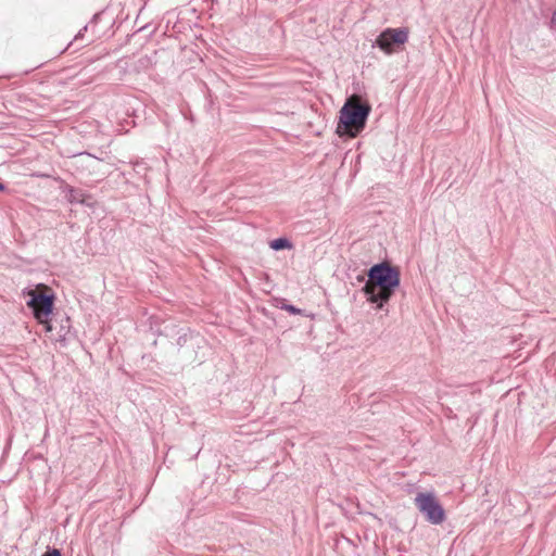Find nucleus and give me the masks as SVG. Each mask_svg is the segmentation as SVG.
Masks as SVG:
<instances>
[{"label":"nucleus","mask_w":556,"mask_h":556,"mask_svg":"<svg viewBox=\"0 0 556 556\" xmlns=\"http://www.w3.org/2000/svg\"><path fill=\"white\" fill-rule=\"evenodd\" d=\"M28 299L27 307L31 311L38 323L43 324L46 331H52L54 326L47 318L52 314L54 308V294H47L37 290H27Z\"/></svg>","instance_id":"nucleus-3"},{"label":"nucleus","mask_w":556,"mask_h":556,"mask_svg":"<svg viewBox=\"0 0 556 556\" xmlns=\"http://www.w3.org/2000/svg\"><path fill=\"white\" fill-rule=\"evenodd\" d=\"M371 106L359 99H348L340 110L337 132L356 137L366 126Z\"/></svg>","instance_id":"nucleus-2"},{"label":"nucleus","mask_w":556,"mask_h":556,"mask_svg":"<svg viewBox=\"0 0 556 556\" xmlns=\"http://www.w3.org/2000/svg\"><path fill=\"white\" fill-rule=\"evenodd\" d=\"M281 309H285L287 311L288 313L290 314H293V315H300L302 313V311L298 307H295L294 305L292 304H286L283 303L281 306H280Z\"/></svg>","instance_id":"nucleus-10"},{"label":"nucleus","mask_w":556,"mask_h":556,"mask_svg":"<svg viewBox=\"0 0 556 556\" xmlns=\"http://www.w3.org/2000/svg\"><path fill=\"white\" fill-rule=\"evenodd\" d=\"M367 277L368 283L362 288V292L369 303L376 304L377 309H382L401 285L400 269L383 261L374 264L367 270Z\"/></svg>","instance_id":"nucleus-1"},{"label":"nucleus","mask_w":556,"mask_h":556,"mask_svg":"<svg viewBox=\"0 0 556 556\" xmlns=\"http://www.w3.org/2000/svg\"><path fill=\"white\" fill-rule=\"evenodd\" d=\"M552 24L554 26H556V9H555V12L553 13V16H552Z\"/></svg>","instance_id":"nucleus-14"},{"label":"nucleus","mask_w":556,"mask_h":556,"mask_svg":"<svg viewBox=\"0 0 556 556\" xmlns=\"http://www.w3.org/2000/svg\"><path fill=\"white\" fill-rule=\"evenodd\" d=\"M88 28V26H84V28L81 30H79V33L76 35L75 39L77 40L80 36H83V31H86Z\"/></svg>","instance_id":"nucleus-13"},{"label":"nucleus","mask_w":556,"mask_h":556,"mask_svg":"<svg viewBox=\"0 0 556 556\" xmlns=\"http://www.w3.org/2000/svg\"><path fill=\"white\" fill-rule=\"evenodd\" d=\"M178 337L176 340V344L182 348L192 337V331L190 328H180L177 332Z\"/></svg>","instance_id":"nucleus-8"},{"label":"nucleus","mask_w":556,"mask_h":556,"mask_svg":"<svg viewBox=\"0 0 556 556\" xmlns=\"http://www.w3.org/2000/svg\"><path fill=\"white\" fill-rule=\"evenodd\" d=\"M414 503L428 522L441 525L445 520V510L432 492L417 493Z\"/></svg>","instance_id":"nucleus-4"},{"label":"nucleus","mask_w":556,"mask_h":556,"mask_svg":"<svg viewBox=\"0 0 556 556\" xmlns=\"http://www.w3.org/2000/svg\"><path fill=\"white\" fill-rule=\"evenodd\" d=\"M71 328H72V326H71L70 317L64 316L60 320V328L58 330L56 341L65 344L71 338Z\"/></svg>","instance_id":"nucleus-6"},{"label":"nucleus","mask_w":556,"mask_h":556,"mask_svg":"<svg viewBox=\"0 0 556 556\" xmlns=\"http://www.w3.org/2000/svg\"><path fill=\"white\" fill-rule=\"evenodd\" d=\"M365 280V277L363 275H359L357 277V281L363 282Z\"/></svg>","instance_id":"nucleus-16"},{"label":"nucleus","mask_w":556,"mask_h":556,"mask_svg":"<svg viewBox=\"0 0 556 556\" xmlns=\"http://www.w3.org/2000/svg\"><path fill=\"white\" fill-rule=\"evenodd\" d=\"M408 39V29L406 27L386 28L377 37L375 43L383 52L391 54L395 47L404 45Z\"/></svg>","instance_id":"nucleus-5"},{"label":"nucleus","mask_w":556,"mask_h":556,"mask_svg":"<svg viewBox=\"0 0 556 556\" xmlns=\"http://www.w3.org/2000/svg\"><path fill=\"white\" fill-rule=\"evenodd\" d=\"M85 193L81 190L70 188L68 190V201L71 203H85L84 200Z\"/></svg>","instance_id":"nucleus-9"},{"label":"nucleus","mask_w":556,"mask_h":556,"mask_svg":"<svg viewBox=\"0 0 556 556\" xmlns=\"http://www.w3.org/2000/svg\"><path fill=\"white\" fill-rule=\"evenodd\" d=\"M7 190V186L0 181V192H3Z\"/></svg>","instance_id":"nucleus-15"},{"label":"nucleus","mask_w":556,"mask_h":556,"mask_svg":"<svg viewBox=\"0 0 556 556\" xmlns=\"http://www.w3.org/2000/svg\"><path fill=\"white\" fill-rule=\"evenodd\" d=\"M269 247L275 251H281L285 249H291L292 243L287 238H277L270 241Z\"/></svg>","instance_id":"nucleus-7"},{"label":"nucleus","mask_w":556,"mask_h":556,"mask_svg":"<svg viewBox=\"0 0 556 556\" xmlns=\"http://www.w3.org/2000/svg\"><path fill=\"white\" fill-rule=\"evenodd\" d=\"M101 14L102 13H96L91 20V23H97L99 22L100 17H101Z\"/></svg>","instance_id":"nucleus-12"},{"label":"nucleus","mask_w":556,"mask_h":556,"mask_svg":"<svg viewBox=\"0 0 556 556\" xmlns=\"http://www.w3.org/2000/svg\"><path fill=\"white\" fill-rule=\"evenodd\" d=\"M41 556H62V554L58 548H52V549H48Z\"/></svg>","instance_id":"nucleus-11"}]
</instances>
